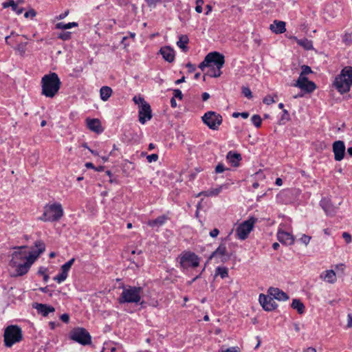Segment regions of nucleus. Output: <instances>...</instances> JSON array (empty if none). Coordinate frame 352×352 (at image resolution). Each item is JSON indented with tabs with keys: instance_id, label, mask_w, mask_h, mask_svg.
<instances>
[{
	"instance_id": "473e14b6",
	"label": "nucleus",
	"mask_w": 352,
	"mask_h": 352,
	"mask_svg": "<svg viewBox=\"0 0 352 352\" xmlns=\"http://www.w3.org/2000/svg\"><path fill=\"white\" fill-rule=\"evenodd\" d=\"M78 24L76 22H69L67 23H64L63 22H60L56 24L55 28L57 30H67L72 28L78 27Z\"/></svg>"
},
{
	"instance_id": "6e6d98bb",
	"label": "nucleus",
	"mask_w": 352,
	"mask_h": 352,
	"mask_svg": "<svg viewBox=\"0 0 352 352\" xmlns=\"http://www.w3.org/2000/svg\"><path fill=\"white\" fill-rule=\"evenodd\" d=\"M342 237L345 240L346 243H349L351 242V236L348 232H343Z\"/></svg>"
},
{
	"instance_id": "ea45409f",
	"label": "nucleus",
	"mask_w": 352,
	"mask_h": 352,
	"mask_svg": "<svg viewBox=\"0 0 352 352\" xmlns=\"http://www.w3.org/2000/svg\"><path fill=\"white\" fill-rule=\"evenodd\" d=\"M72 32H63L58 34L57 37L63 41H68L71 38Z\"/></svg>"
},
{
	"instance_id": "39448f33",
	"label": "nucleus",
	"mask_w": 352,
	"mask_h": 352,
	"mask_svg": "<svg viewBox=\"0 0 352 352\" xmlns=\"http://www.w3.org/2000/svg\"><path fill=\"white\" fill-rule=\"evenodd\" d=\"M4 343L7 347H11L13 344L19 342L23 338L21 329L17 325H10L4 331Z\"/></svg>"
},
{
	"instance_id": "4d7b16f0",
	"label": "nucleus",
	"mask_w": 352,
	"mask_h": 352,
	"mask_svg": "<svg viewBox=\"0 0 352 352\" xmlns=\"http://www.w3.org/2000/svg\"><path fill=\"white\" fill-rule=\"evenodd\" d=\"M210 67V65H209L208 63H206V58H204V61H202L199 65V69H201L202 71H204V69H205V67Z\"/></svg>"
},
{
	"instance_id": "f8f14e48",
	"label": "nucleus",
	"mask_w": 352,
	"mask_h": 352,
	"mask_svg": "<svg viewBox=\"0 0 352 352\" xmlns=\"http://www.w3.org/2000/svg\"><path fill=\"white\" fill-rule=\"evenodd\" d=\"M206 63H208L210 67L213 64L216 67L222 68L225 63V58L219 52H210L206 56Z\"/></svg>"
},
{
	"instance_id": "e433bc0d",
	"label": "nucleus",
	"mask_w": 352,
	"mask_h": 352,
	"mask_svg": "<svg viewBox=\"0 0 352 352\" xmlns=\"http://www.w3.org/2000/svg\"><path fill=\"white\" fill-rule=\"evenodd\" d=\"M221 68L219 67H212L210 68V70L208 72V75H209L211 77L217 78L219 77L221 75Z\"/></svg>"
},
{
	"instance_id": "bf43d9fd",
	"label": "nucleus",
	"mask_w": 352,
	"mask_h": 352,
	"mask_svg": "<svg viewBox=\"0 0 352 352\" xmlns=\"http://www.w3.org/2000/svg\"><path fill=\"white\" fill-rule=\"evenodd\" d=\"M219 234V230L217 228H214L210 232V236L213 238L217 236Z\"/></svg>"
},
{
	"instance_id": "393cba45",
	"label": "nucleus",
	"mask_w": 352,
	"mask_h": 352,
	"mask_svg": "<svg viewBox=\"0 0 352 352\" xmlns=\"http://www.w3.org/2000/svg\"><path fill=\"white\" fill-rule=\"evenodd\" d=\"M226 159L233 166L236 167L239 165V162L241 160V156L238 153L229 151L227 153Z\"/></svg>"
},
{
	"instance_id": "9b49d317",
	"label": "nucleus",
	"mask_w": 352,
	"mask_h": 352,
	"mask_svg": "<svg viewBox=\"0 0 352 352\" xmlns=\"http://www.w3.org/2000/svg\"><path fill=\"white\" fill-rule=\"evenodd\" d=\"M28 246H16L14 248V252L12 254V259L10 264L23 263L28 261L29 256V252H27Z\"/></svg>"
},
{
	"instance_id": "f704fd0d",
	"label": "nucleus",
	"mask_w": 352,
	"mask_h": 352,
	"mask_svg": "<svg viewBox=\"0 0 352 352\" xmlns=\"http://www.w3.org/2000/svg\"><path fill=\"white\" fill-rule=\"evenodd\" d=\"M116 346L113 342H106L104 344L102 352H116Z\"/></svg>"
},
{
	"instance_id": "72a5a7b5",
	"label": "nucleus",
	"mask_w": 352,
	"mask_h": 352,
	"mask_svg": "<svg viewBox=\"0 0 352 352\" xmlns=\"http://www.w3.org/2000/svg\"><path fill=\"white\" fill-rule=\"evenodd\" d=\"M291 306L293 309H296L300 314L305 311V306L298 299H294Z\"/></svg>"
},
{
	"instance_id": "1a4fd4ad",
	"label": "nucleus",
	"mask_w": 352,
	"mask_h": 352,
	"mask_svg": "<svg viewBox=\"0 0 352 352\" xmlns=\"http://www.w3.org/2000/svg\"><path fill=\"white\" fill-rule=\"evenodd\" d=\"M202 120L210 129L217 130L221 124L223 119L220 114L210 111L202 116Z\"/></svg>"
},
{
	"instance_id": "5fc2aeb1",
	"label": "nucleus",
	"mask_w": 352,
	"mask_h": 352,
	"mask_svg": "<svg viewBox=\"0 0 352 352\" xmlns=\"http://www.w3.org/2000/svg\"><path fill=\"white\" fill-rule=\"evenodd\" d=\"M36 14V12H35L34 10L32 9L28 12H26L25 14H24V16L25 18H29V17H34Z\"/></svg>"
},
{
	"instance_id": "58836bf2",
	"label": "nucleus",
	"mask_w": 352,
	"mask_h": 352,
	"mask_svg": "<svg viewBox=\"0 0 352 352\" xmlns=\"http://www.w3.org/2000/svg\"><path fill=\"white\" fill-rule=\"evenodd\" d=\"M252 124L256 127L259 128L262 123V120L260 116L254 115L251 118Z\"/></svg>"
},
{
	"instance_id": "412c9836",
	"label": "nucleus",
	"mask_w": 352,
	"mask_h": 352,
	"mask_svg": "<svg viewBox=\"0 0 352 352\" xmlns=\"http://www.w3.org/2000/svg\"><path fill=\"white\" fill-rule=\"evenodd\" d=\"M34 308L43 316H47L50 313L55 311L54 307L46 304L36 303L35 305H34Z\"/></svg>"
},
{
	"instance_id": "c9c22d12",
	"label": "nucleus",
	"mask_w": 352,
	"mask_h": 352,
	"mask_svg": "<svg viewBox=\"0 0 352 352\" xmlns=\"http://www.w3.org/2000/svg\"><path fill=\"white\" fill-rule=\"evenodd\" d=\"M28 43H20L14 49L21 56H23L26 52Z\"/></svg>"
},
{
	"instance_id": "f3484780",
	"label": "nucleus",
	"mask_w": 352,
	"mask_h": 352,
	"mask_svg": "<svg viewBox=\"0 0 352 352\" xmlns=\"http://www.w3.org/2000/svg\"><path fill=\"white\" fill-rule=\"evenodd\" d=\"M345 144L343 141L338 140L333 144V152L334 153V159L336 161H341L344 159L345 155Z\"/></svg>"
},
{
	"instance_id": "37998d69",
	"label": "nucleus",
	"mask_w": 352,
	"mask_h": 352,
	"mask_svg": "<svg viewBox=\"0 0 352 352\" xmlns=\"http://www.w3.org/2000/svg\"><path fill=\"white\" fill-rule=\"evenodd\" d=\"M311 239V237L310 236L303 234L299 239V241L305 245H307L309 243Z\"/></svg>"
},
{
	"instance_id": "423d86ee",
	"label": "nucleus",
	"mask_w": 352,
	"mask_h": 352,
	"mask_svg": "<svg viewBox=\"0 0 352 352\" xmlns=\"http://www.w3.org/2000/svg\"><path fill=\"white\" fill-rule=\"evenodd\" d=\"M63 215V210L60 204H54L45 208L44 212L39 219L43 221H56Z\"/></svg>"
},
{
	"instance_id": "4be33fe9",
	"label": "nucleus",
	"mask_w": 352,
	"mask_h": 352,
	"mask_svg": "<svg viewBox=\"0 0 352 352\" xmlns=\"http://www.w3.org/2000/svg\"><path fill=\"white\" fill-rule=\"evenodd\" d=\"M163 58L168 63H172L175 59V52L168 46L163 47L160 50Z\"/></svg>"
},
{
	"instance_id": "774afa93",
	"label": "nucleus",
	"mask_w": 352,
	"mask_h": 352,
	"mask_svg": "<svg viewBox=\"0 0 352 352\" xmlns=\"http://www.w3.org/2000/svg\"><path fill=\"white\" fill-rule=\"evenodd\" d=\"M170 106L173 107V108H175L177 107V102H176V100L174 98H172L170 99Z\"/></svg>"
},
{
	"instance_id": "c03bdc74",
	"label": "nucleus",
	"mask_w": 352,
	"mask_h": 352,
	"mask_svg": "<svg viewBox=\"0 0 352 352\" xmlns=\"http://www.w3.org/2000/svg\"><path fill=\"white\" fill-rule=\"evenodd\" d=\"M242 94L248 98H252V94L249 87H243L242 88Z\"/></svg>"
},
{
	"instance_id": "c85d7f7f",
	"label": "nucleus",
	"mask_w": 352,
	"mask_h": 352,
	"mask_svg": "<svg viewBox=\"0 0 352 352\" xmlns=\"http://www.w3.org/2000/svg\"><path fill=\"white\" fill-rule=\"evenodd\" d=\"M321 278L329 283H334L336 281V273L332 270L325 271L321 274Z\"/></svg>"
},
{
	"instance_id": "5701e85b",
	"label": "nucleus",
	"mask_w": 352,
	"mask_h": 352,
	"mask_svg": "<svg viewBox=\"0 0 352 352\" xmlns=\"http://www.w3.org/2000/svg\"><path fill=\"white\" fill-rule=\"evenodd\" d=\"M87 125L91 131L97 133H100L102 131L101 129V123L98 119H87Z\"/></svg>"
},
{
	"instance_id": "49530a36",
	"label": "nucleus",
	"mask_w": 352,
	"mask_h": 352,
	"mask_svg": "<svg viewBox=\"0 0 352 352\" xmlns=\"http://www.w3.org/2000/svg\"><path fill=\"white\" fill-rule=\"evenodd\" d=\"M204 4L203 0H197L196 1V6H195V10L197 13H201L202 10V6Z\"/></svg>"
},
{
	"instance_id": "338daca9",
	"label": "nucleus",
	"mask_w": 352,
	"mask_h": 352,
	"mask_svg": "<svg viewBox=\"0 0 352 352\" xmlns=\"http://www.w3.org/2000/svg\"><path fill=\"white\" fill-rule=\"evenodd\" d=\"M210 98V94L207 92H204L202 94V100L204 101H206L208 99H209Z\"/></svg>"
},
{
	"instance_id": "864d4df0",
	"label": "nucleus",
	"mask_w": 352,
	"mask_h": 352,
	"mask_svg": "<svg viewBox=\"0 0 352 352\" xmlns=\"http://www.w3.org/2000/svg\"><path fill=\"white\" fill-rule=\"evenodd\" d=\"M173 95H174V96L173 98H174L175 99V98H179V100H182L183 98V94H182V91L178 89L173 90Z\"/></svg>"
},
{
	"instance_id": "6ab92c4d",
	"label": "nucleus",
	"mask_w": 352,
	"mask_h": 352,
	"mask_svg": "<svg viewBox=\"0 0 352 352\" xmlns=\"http://www.w3.org/2000/svg\"><path fill=\"white\" fill-rule=\"evenodd\" d=\"M267 293L269 296L278 300L285 301L289 299V296L285 292L276 287H270Z\"/></svg>"
},
{
	"instance_id": "c756f323",
	"label": "nucleus",
	"mask_w": 352,
	"mask_h": 352,
	"mask_svg": "<svg viewBox=\"0 0 352 352\" xmlns=\"http://www.w3.org/2000/svg\"><path fill=\"white\" fill-rule=\"evenodd\" d=\"M113 93L112 89L108 86H103L100 89V96L102 100L107 101Z\"/></svg>"
},
{
	"instance_id": "3c124183",
	"label": "nucleus",
	"mask_w": 352,
	"mask_h": 352,
	"mask_svg": "<svg viewBox=\"0 0 352 352\" xmlns=\"http://www.w3.org/2000/svg\"><path fill=\"white\" fill-rule=\"evenodd\" d=\"M226 170V168H225L224 165L221 163L218 164L215 167L216 173H221Z\"/></svg>"
},
{
	"instance_id": "69168bd1",
	"label": "nucleus",
	"mask_w": 352,
	"mask_h": 352,
	"mask_svg": "<svg viewBox=\"0 0 352 352\" xmlns=\"http://www.w3.org/2000/svg\"><path fill=\"white\" fill-rule=\"evenodd\" d=\"M221 352H239L236 348L235 347H231L229 349H227L225 351H222Z\"/></svg>"
},
{
	"instance_id": "13d9d810",
	"label": "nucleus",
	"mask_w": 352,
	"mask_h": 352,
	"mask_svg": "<svg viewBox=\"0 0 352 352\" xmlns=\"http://www.w3.org/2000/svg\"><path fill=\"white\" fill-rule=\"evenodd\" d=\"M74 261H75V258H72V259H70L69 261H68L63 265L65 266L66 268H68L69 270H70V268H71L72 265L74 264Z\"/></svg>"
},
{
	"instance_id": "a18cd8bd",
	"label": "nucleus",
	"mask_w": 352,
	"mask_h": 352,
	"mask_svg": "<svg viewBox=\"0 0 352 352\" xmlns=\"http://www.w3.org/2000/svg\"><path fill=\"white\" fill-rule=\"evenodd\" d=\"M302 72L300 75H302V76H305L306 75L312 72L310 67L307 65H302L301 67Z\"/></svg>"
},
{
	"instance_id": "2f4dec72",
	"label": "nucleus",
	"mask_w": 352,
	"mask_h": 352,
	"mask_svg": "<svg viewBox=\"0 0 352 352\" xmlns=\"http://www.w3.org/2000/svg\"><path fill=\"white\" fill-rule=\"evenodd\" d=\"M296 43L307 50L313 49L312 41L306 38L296 39Z\"/></svg>"
},
{
	"instance_id": "2eb2a0df",
	"label": "nucleus",
	"mask_w": 352,
	"mask_h": 352,
	"mask_svg": "<svg viewBox=\"0 0 352 352\" xmlns=\"http://www.w3.org/2000/svg\"><path fill=\"white\" fill-rule=\"evenodd\" d=\"M217 256H219L220 258V261L223 263L228 261L230 259V255L228 254L226 245L224 243H221L219 247L211 254L209 257V260H211L212 258H216Z\"/></svg>"
},
{
	"instance_id": "052dcab7",
	"label": "nucleus",
	"mask_w": 352,
	"mask_h": 352,
	"mask_svg": "<svg viewBox=\"0 0 352 352\" xmlns=\"http://www.w3.org/2000/svg\"><path fill=\"white\" fill-rule=\"evenodd\" d=\"M60 320L63 322L67 323L69 320V316L67 314H63L60 316Z\"/></svg>"
},
{
	"instance_id": "ddd939ff",
	"label": "nucleus",
	"mask_w": 352,
	"mask_h": 352,
	"mask_svg": "<svg viewBox=\"0 0 352 352\" xmlns=\"http://www.w3.org/2000/svg\"><path fill=\"white\" fill-rule=\"evenodd\" d=\"M294 87L300 88L301 90H304L308 93L314 91L316 86L312 81H309L306 76L300 75L296 82L294 85Z\"/></svg>"
},
{
	"instance_id": "79ce46f5",
	"label": "nucleus",
	"mask_w": 352,
	"mask_h": 352,
	"mask_svg": "<svg viewBox=\"0 0 352 352\" xmlns=\"http://www.w3.org/2000/svg\"><path fill=\"white\" fill-rule=\"evenodd\" d=\"M133 102L136 104L140 105H144L145 103H148L145 101L144 98L141 96H134L133 98Z\"/></svg>"
},
{
	"instance_id": "f03ea898",
	"label": "nucleus",
	"mask_w": 352,
	"mask_h": 352,
	"mask_svg": "<svg viewBox=\"0 0 352 352\" xmlns=\"http://www.w3.org/2000/svg\"><path fill=\"white\" fill-rule=\"evenodd\" d=\"M41 84L42 95L52 98L58 94L61 82L56 73L50 72L42 77Z\"/></svg>"
},
{
	"instance_id": "9d476101",
	"label": "nucleus",
	"mask_w": 352,
	"mask_h": 352,
	"mask_svg": "<svg viewBox=\"0 0 352 352\" xmlns=\"http://www.w3.org/2000/svg\"><path fill=\"white\" fill-rule=\"evenodd\" d=\"M256 221L257 219L252 217L241 223L236 230L238 238L241 240L245 239L252 230Z\"/></svg>"
},
{
	"instance_id": "20e7f679",
	"label": "nucleus",
	"mask_w": 352,
	"mask_h": 352,
	"mask_svg": "<svg viewBox=\"0 0 352 352\" xmlns=\"http://www.w3.org/2000/svg\"><path fill=\"white\" fill-rule=\"evenodd\" d=\"M142 288L141 287L127 286L123 288L118 301L123 303H139L141 300Z\"/></svg>"
},
{
	"instance_id": "dca6fc26",
	"label": "nucleus",
	"mask_w": 352,
	"mask_h": 352,
	"mask_svg": "<svg viewBox=\"0 0 352 352\" xmlns=\"http://www.w3.org/2000/svg\"><path fill=\"white\" fill-rule=\"evenodd\" d=\"M139 121L141 124H144L148 120L152 118L151 108L148 103L144 105H140L138 111Z\"/></svg>"
},
{
	"instance_id": "09e8293b",
	"label": "nucleus",
	"mask_w": 352,
	"mask_h": 352,
	"mask_svg": "<svg viewBox=\"0 0 352 352\" xmlns=\"http://www.w3.org/2000/svg\"><path fill=\"white\" fill-rule=\"evenodd\" d=\"M232 116L234 118H238L239 116H241L243 119H246L249 117V113L248 112H242V113L234 112V113H233Z\"/></svg>"
},
{
	"instance_id": "cd10ccee",
	"label": "nucleus",
	"mask_w": 352,
	"mask_h": 352,
	"mask_svg": "<svg viewBox=\"0 0 352 352\" xmlns=\"http://www.w3.org/2000/svg\"><path fill=\"white\" fill-rule=\"evenodd\" d=\"M60 271L61 272L59 274H58L56 276L54 277V280L56 281L58 283H61L62 282L65 280V279L67 277L68 272L69 271V270L68 268H66L65 266L63 265L61 266Z\"/></svg>"
},
{
	"instance_id": "a878e982",
	"label": "nucleus",
	"mask_w": 352,
	"mask_h": 352,
	"mask_svg": "<svg viewBox=\"0 0 352 352\" xmlns=\"http://www.w3.org/2000/svg\"><path fill=\"white\" fill-rule=\"evenodd\" d=\"M168 219V218L167 216L162 215L155 219L149 220L148 221V225L151 228H159L163 226Z\"/></svg>"
},
{
	"instance_id": "7ed1b4c3",
	"label": "nucleus",
	"mask_w": 352,
	"mask_h": 352,
	"mask_svg": "<svg viewBox=\"0 0 352 352\" xmlns=\"http://www.w3.org/2000/svg\"><path fill=\"white\" fill-rule=\"evenodd\" d=\"M333 85L341 94L349 92L352 85V67H344L335 78Z\"/></svg>"
},
{
	"instance_id": "e2e57ef3",
	"label": "nucleus",
	"mask_w": 352,
	"mask_h": 352,
	"mask_svg": "<svg viewBox=\"0 0 352 352\" xmlns=\"http://www.w3.org/2000/svg\"><path fill=\"white\" fill-rule=\"evenodd\" d=\"M186 67L188 69L189 72H192L195 70V66L190 63L186 64Z\"/></svg>"
},
{
	"instance_id": "bb28decb",
	"label": "nucleus",
	"mask_w": 352,
	"mask_h": 352,
	"mask_svg": "<svg viewBox=\"0 0 352 352\" xmlns=\"http://www.w3.org/2000/svg\"><path fill=\"white\" fill-rule=\"evenodd\" d=\"M227 186L225 184L219 186L217 188H210L206 191H203L200 193V195H203L204 196L207 197H212V196H217L218 195L223 188H226Z\"/></svg>"
},
{
	"instance_id": "b1692460",
	"label": "nucleus",
	"mask_w": 352,
	"mask_h": 352,
	"mask_svg": "<svg viewBox=\"0 0 352 352\" xmlns=\"http://www.w3.org/2000/svg\"><path fill=\"white\" fill-rule=\"evenodd\" d=\"M286 23L284 21L275 20L270 25V30L276 34H282L286 31Z\"/></svg>"
},
{
	"instance_id": "de8ad7c7",
	"label": "nucleus",
	"mask_w": 352,
	"mask_h": 352,
	"mask_svg": "<svg viewBox=\"0 0 352 352\" xmlns=\"http://www.w3.org/2000/svg\"><path fill=\"white\" fill-rule=\"evenodd\" d=\"M263 103L266 104H271L275 102L274 98L271 95L266 96L263 100Z\"/></svg>"
},
{
	"instance_id": "4c0bfd02",
	"label": "nucleus",
	"mask_w": 352,
	"mask_h": 352,
	"mask_svg": "<svg viewBox=\"0 0 352 352\" xmlns=\"http://www.w3.org/2000/svg\"><path fill=\"white\" fill-rule=\"evenodd\" d=\"M216 272L222 278H225L228 276V270L226 267H218L216 270Z\"/></svg>"
},
{
	"instance_id": "7c9ffc66",
	"label": "nucleus",
	"mask_w": 352,
	"mask_h": 352,
	"mask_svg": "<svg viewBox=\"0 0 352 352\" xmlns=\"http://www.w3.org/2000/svg\"><path fill=\"white\" fill-rule=\"evenodd\" d=\"M189 39L186 35H180L179 41L177 42V45L184 52L188 51L187 44Z\"/></svg>"
},
{
	"instance_id": "603ef678",
	"label": "nucleus",
	"mask_w": 352,
	"mask_h": 352,
	"mask_svg": "<svg viewBox=\"0 0 352 352\" xmlns=\"http://www.w3.org/2000/svg\"><path fill=\"white\" fill-rule=\"evenodd\" d=\"M146 159H147V161L150 163L153 162H156L158 160V155H157V154L153 153V154L148 155L146 157Z\"/></svg>"
},
{
	"instance_id": "aec40b11",
	"label": "nucleus",
	"mask_w": 352,
	"mask_h": 352,
	"mask_svg": "<svg viewBox=\"0 0 352 352\" xmlns=\"http://www.w3.org/2000/svg\"><path fill=\"white\" fill-rule=\"evenodd\" d=\"M277 238L284 245H291L294 243V236L287 232L279 230L277 232Z\"/></svg>"
},
{
	"instance_id": "a19ab883",
	"label": "nucleus",
	"mask_w": 352,
	"mask_h": 352,
	"mask_svg": "<svg viewBox=\"0 0 352 352\" xmlns=\"http://www.w3.org/2000/svg\"><path fill=\"white\" fill-rule=\"evenodd\" d=\"M11 7H12V10L14 12H15L18 15L22 14V12H23V8H19L18 6V4L16 3H15L14 1V0H12Z\"/></svg>"
},
{
	"instance_id": "0e129e2a",
	"label": "nucleus",
	"mask_w": 352,
	"mask_h": 352,
	"mask_svg": "<svg viewBox=\"0 0 352 352\" xmlns=\"http://www.w3.org/2000/svg\"><path fill=\"white\" fill-rule=\"evenodd\" d=\"M347 326L352 327V314H349L347 316Z\"/></svg>"
},
{
	"instance_id": "8fccbe9b",
	"label": "nucleus",
	"mask_w": 352,
	"mask_h": 352,
	"mask_svg": "<svg viewBox=\"0 0 352 352\" xmlns=\"http://www.w3.org/2000/svg\"><path fill=\"white\" fill-rule=\"evenodd\" d=\"M146 4L150 8H155L157 4L160 1V0H144Z\"/></svg>"
},
{
	"instance_id": "0eeeda50",
	"label": "nucleus",
	"mask_w": 352,
	"mask_h": 352,
	"mask_svg": "<svg viewBox=\"0 0 352 352\" xmlns=\"http://www.w3.org/2000/svg\"><path fill=\"white\" fill-rule=\"evenodd\" d=\"M179 264L182 268L197 267L199 265L200 258L191 252H184L179 256Z\"/></svg>"
},
{
	"instance_id": "f257e3e1",
	"label": "nucleus",
	"mask_w": 352,
	"mask_h": 352,
	"mask_svg": "<svg viewBox=\"0 0 352 352\" xmlns=\"http://www.w3.org/2000/svg\"><path fill=\"white\" fill-rule=\"evenodd\" d=\"M34 245L36 250L29 252L28 261L23 263L10 264V266L15 268L16 276H23L27 274L32 265L45 250V245L41 241H36Z\"/></svg>"
},
{
	"instance_id": "680f3d73",
	"label": "nucleus",
	"mask_w": 352,
	"mask_h": 352,
	"mask_svg": "<svg viewBox=\"0 0 352 352\" xmlns=\"http://www.w3.org/2000/svg\"><path fill=\"white\" fill-rule=\"evenodd\" d=\"M69 10H66L65 12H64L63 13H61L60 14H59L58 16H56V19L58 20H62L63 19H65L68 14H69Z\"/></svg>"
},
{
	"instance_id": "6e6552de",
	"label": "nucleus",
	"mask_w": 352,
	"mask_h": 352,
	"mask_svg": "<svg viewBox=\"0 0 352 352\" xmlns=\"http://www.w3.org/2000/svg\"><path fill=\"white\" fill-rule=\"evenodd\" d=\"M70 338L72 340L82 345L89 344L91 342L89 333L82 327L74 329L70 333Z\"/></svg>"
},
{
	"instance_id": "a211bd4d",
	"label": "nucleus",
	"mask_w": 352,
	"mask_h": 352,
	"mask_svg": "<svg viewBox=\"0 0 352 352\" xmlns=\"http://www.w3.org/2000/svg\"><path fill=\"white\" fill-rule=\"evenodd\" d=\"M320 206L328 216L335 215L338 210V207L333 206L330 199L327 197H324L320 200Z\"/></svg>"
},
{
	"instance_id": "4468645a",
	"label": "nucleus",
	"mask_w": 352,
	"mask_h": 352,
	"mask_svg": "<svg viewBox=\"0 0 352 352\" xmlns=\"http://www.w3.org/2000/svg\"><path fill=\"white\" fill-rule=\"evenodd\" d=\"M259 302L264 310L271 311L277 307V304L274 300V298L268 295L261 294L258 298Z\"/></svg>"
}]
</instances>
